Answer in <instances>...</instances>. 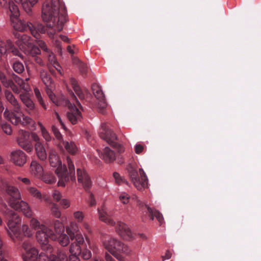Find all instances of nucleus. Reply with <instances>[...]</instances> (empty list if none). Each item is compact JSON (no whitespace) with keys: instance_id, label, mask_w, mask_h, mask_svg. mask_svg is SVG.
Listing matches in <instances>:
<instances>
[{"instance_id":"f257e3e1","label":"nucleus","mask_w":261,"mask_h":261,"mask_svg":"<svg viewBox=\"0 0 261 261\" xmlns=\"http://www.w3.org/2000/svg\"><path fill=\"white\" fill-rule=\"evenodd\" d=\"M48 159L50 166L57 168L56 173L59 178L58 183L59 186L64 187L65 186V182L68 180V174L70 175L71 180H75L74 166L69 156L66 158L69 173L67 172L66 166L62 165L59 156L56 151L53 148L49 149Z\"/></svg>"},{"instance_id":"f03ea898","label":"nucleus","mask_w":261,"mask_h":261,"mask_svg":"<svg viewBox=\"0 0 261 261\" xmlns=\"http://www.w3.org/2000/svg\"><path fill=\"white\" fill-rule=\"evenodd\" d=\"M5 118L13 124L21 125L31 127L33 129H36L35 122L30 117L24 115L19 110L15 109L11 111L6 109L4 113Z\"/></svg>"},{"instance_id":"7ed1b4c3","label":"nucleus","mask_w":261,"mask_h":261,"mask_svg":"<svg viewBox=\"0 0 261 261\" xmlns=\"http://www.w3.org/2000/svg\"><path fill=\"white\" fill-rule=\"evenodd\" d=\"M4 213L6 215L8 214L10 216L7 223V227H5L9 237L14 241L22 240V234L17 226L21 221L20 217L15 212L9 209Z\"/></svg>"},{"instance_id":"20e7f679","label":"nucleus","mask_w":261,"mask_h":261,"mask_svg":"<svg viewBox=\"0 0 261 261\" xmlns=\"http://www.w3.org/2000/svg\"><path fill=\"white\" fill-rule=\"evenodd\" d=\"M64 7L60 0H50L44 3L42 7V18L43 21H55L60 9Z\"/></svg>"},{"instance_id":"39448f33","label":"nucleus","mask_w":261,"mask_h":261,"mask_svg":"<svg viewBox=\"0 0 261 261\" xmlns=\"http://www.w3.org/2000/svg\"><path fill=\"white\" fill-rule=\"evenodd\" d=\"M36 239L40 244L42 250L51 253L53 247L48 244L49 238L56 240L57 237L54 235L53 230L47 226H42V229L36 232Z\"/></svg>"},{"instance_id":"423d86ee","label":"nucleus","mask_w":261,"mask_h":261,"mask_svg":"<svg viewBox=\"0 0 261 261\" xmlns=\"http://www.w3.org/2000/svg\"><path fill=\"white\" fill-rule=\"evenodd\" d=\"M46 22L47 29L45 30L44 27L41 24L36 25L38 33H44L46 31L48 35L50 38H54L56 34V30L61 31L65 22V17L63 15H59V13L56 17V20L54 21H44Z\"/></svg>"},{"instance_id":"0eeeda50","label":"nucleus","mask_w":261,"mask_h":261,"mask_svg":"<svg viewBox=\"0 0 261 261\" xmlns=\"http://www.w3.org/2000/svg\"><path fill=\"white\" fill-rule=\"evenodd\" d=\"M140 177L137 171L133 168L129 169V174L134 186L140 191L148 187V178L143 169H139Z\"/></svg>"},{"instance_id":"6e6552de","label":"nucleus","mask_w":261,"mask_h":261,"mask_svg":"<svg viewBox=\"0 0 261 261\" xmlns=\"http://www.w3.org/2000/svg\"><path fill=\"white\" fill-rule=\"evenodd\" d=\"M100 137L110 144L114 145L117 139L116 135L109 128L107 124L102 123L99 131Z\"/></svg>"},{"instance_id":"1a4fd4ad","label":"nucleus","mask_w":261,"mask_h":261,"mask_svg":"<svg viewBox=\"0 0 261 261\" xmlns=\"http://www.w3.org/2000/svg\"><path fill=\"white\" fill-rule=\"evenodd\" d=\"M13 28L19 31H24L27 30L28 29L30 31L32 35L35 38H38V33L37 31L36 26H34L31 23H28L27 25L24 24L23 22L19 19V17L15 20L11 21Z\"/></svg>"},{"instance_id":"9d476101","label":"nucleus","mask_w":261,"mask_h":261,"mask_svg":"<svg viewBox=\"0 0 261 261\" xmlns=\"http://www.w3.org/2000/svg\"><path fill=\"white\" fill-rule=\"evenodd\" d=\"M8 203L13 209L21 211L26 217H31L32 216L31 207L27 202L23 200L12 201L8 200Z\"/></svg>"},{"instance_id":"9b49d317","label":"nucleus","mask_w":261,"mask_h":261,"mask_svg":"<svg viewBox=\"0 0 261 261\" xmlns=\"http://www.w3.org/2000/svg\"><path fill=\"white\" fill-rule=\"evenodd\" d=\"M92 88L93 94L99 100V102L97 104V107L101 112L103 113L104 110L107 107V103L106 102L105 95L101 88L97 84H93L92 86Z\"/></svg>"},{"instance_id":"f8f14e48","label":"nucleus","mask_w":261,"mask_h":261,"mask_svg":"<svg viewBox=\"0 0 261 261\" xmlns=\"http://www.w3.org/2000/svg\"><path fill=\"white\" fill-rule=\"evenodd\" d=\"M27 155L20 149L11 152L10 160L15 165L22 167L27 162Z\"/></svg>"},{"instance_id":"ddd939ff","label":"nucleus","mask_w":261,"mask_h":261,"mask_svg":"<svg viewBox=\"0 0 261 261\" xmlns=\"http://www.w3.org/2000/svg\"><path fill=\"white\" fill-rule=\"evenodd\" d=\"M77 176L79 183H80L86 190H89L92 186V182L90 177L85 170L77 168Z\"/></svg>"},{"instance_id":"4468645a","label":"nucleus","mask_w":261,"mask_h":261,"mask_svg":"<svg viewBox=\"0 0 261 261\" xmlns=\"http://www.w3.org/2000/svg\"><path fill=\"white\" fill-rule=\"evenodd\" d=\"M121 242L116 239L111 238L105 240L103 243V246L106 250H107L113 256H117V251L118 250L119 245Z\"/></svg>"},{"instance_id":"2eb2a0df","label":"nucleus","mask_w":261,"mask_h":261,"mask_svg":"<svg viewBox=\"0 0 261 261\" xmlns=\"http://www.w3.org/2000/svg\"><path fill=\"white\" fill-rule=\"evenodd\" d=\"M116 231L123 239L130 240L133 238V234L129 227L124 223L118 222L116 224Z\"/></svg>"},{"instance_id":"dca6fc26","label":"nucleus","mask_w":261,"mask_h":261,"mask_svg":"<svg viewBox=\"0 0 261 261\" xmlns=\"http://www.w3.org/2000/svg\"><path fill=\"white\" fill-rule=\"evenodd\" d=\"M68 107L69 112L67 113L68 118L72 124H76L82 119L81 113L74 104L70 103Z\"/></svg>"},{"instance_id":"f3484780","label":"nucleus","mask_w":261,"mask_h":261,"mask_svg":"<svg viewBox=\"0 0 261 261\" xmlns=\"http://www.w3.org/2000/svg\"><path fill=\"white\" fill-rule=\"evenodd\" d=\"M7 5L6 6H2L1 4L0 5L4 8H9L10 12V20H15L16 18L19 17L20 13L18 8L12 1L10 0H6Z\"/></svg>"},{"instance_id":"a211bd4d","label":"nucleus","mask_w":261,"mask_h":261,"mask_svg":"<svg viewBox=\"0 0 261 261\" xmlns=\"http://www.w3.org/2000/svg\"><path fill=\"white\" fill-rule=\"evenodd\" d=\"M44 170L42 166L36 160L32 161L30 166V173L37 178H41L43 174Z\"/></svg>"},{"instance_id":"6ab92c4d","label":"nucleus","mask_w":261,"mask_h":261,"mask_svg":"<svg viewBox=\"0 0 261 261\" xmlns=\"http://www.w3.org/2000/svg\"><path fill=\"white\" fill-rule=\"evenodd\" d=\"M118 250L117 251V256H115V257L119 261H124L125 257L130 254L132 250L129 247L121 242L119 245Z\"/></svg>"},{"instance_id":"aec40b11","label":"nucleus","mask_w":261,"mask_h":261,"mask_svg":"<svg viewBox=\"0 0 261 261\" xmlns=\"http://www.w3.org/2000/svg\"><path fill=\"white\" fill-rule=\"evenodd\" d=\"M99 156L107 163H112L116 159L115 152L108 147L103 149L99 154Z\"/></svg>"},{"instance_id":"412c9836","label":"nucleus","mask_w":261,"mask_h":261,"mask_svg":"<svg viewBox=\"0 0 261 261\" xmlns=\"http://www.w3.org/2000/svg\"><path fill=\"white\" fill-rule=\"evenodd\" d=\"M58 146L61 150H63L64 148L68 152L72 154L76 153L78 151L76 145L72 141H62V143L58 144Z\"/></svg>"},{"instance_id":"4be33fe9","label":"nucleus","mask_w":261,"mask_h":261,"mask_svg":"<svg viewBox=\"0 0 261 261\" xmlns=\"http://www.w3.org/2000/svg\"><path fill=\"white\" fill-rule=\"evenodd\" d=\"M35 152L37 158L41 161H45L47 158V152L44 145L42 143H36Z\"/></svg>"},{"instance_id":"5701e85b","label":"nucleus","mask_w":261,"mask_h":261,"mask_svg":"<svg viewBox=\"0 0 261 261\" xmlns=\"http://www.w3.org/2000/svg\"><path fill=\"white\" fill-rule=\"evenodd\" d=\"M6 191L7 194L11 197V198L9 200H11L12 201L14 200L19 201L18 200L21 198L19 190L14 187H7Z\"/></svg>"},{"instance_id":"b1692460","label":"nucleus","mask_w":261,"mask_h":261,"mask_svg":"<svg viewBox=\"0 0 261 261\" xmlns=\"http://www.w3.org/2000/svg\"><path fill=\"white\" fill-rule=\"evenodd\" d=\"M98 212L99 218L101 221L110 225H114L115 224V222L108 216L107 212L103 207H102L101 209H98Z\"/></svg>"},{"instance_id":"393cba45","label":"nucleus","mask_w":261,"mask_h":261,"mask_svg":"<svg viewBox=\"0 0 261 261\" xmlns=\"http://www.w3.org/2000/svg\"><path fill=\"white\" fill-rule=\"evenodd\" d=\"M145 206L147 209L152 220H153L154 218L155 217L160 224L164 223V218L162 214L146 204L145 205Z\"/></svg>"},{"instance_id":"a878e982","label":"nucleus","mask_w":261,"mask_h":261,"mask_svg":"<svg viewBox=\"0 0 261 261\" xmlns=\"http://www.w3.org/2000/svg\"><path fill=\"white\" fill-rule=\"evenodd\" d=\"M27 190L30 195L39 201H42L43 198L44 197L41 192L35 187H28Z\"/></svg>"},{"instance_id":"bb28decb","label":"nucleus","mask_w":261,"mask_h":261,"mask_svg":"<svg viewBox=\"0 0 261 261\" xmlns=\"http://www.w3.org/2000/svg\"><path fill=\"white\" fill-rule=\"evenodd\" d=\"M40 77L46 87H53L52 79L46 71L44 69L41 70L40 71Z\"/></svg>"},{"instance_id":"cd10ccee","label":"nucleus","mask_w":261,"mask_h":261,"mask_svg":"<svg viewBox=\"0 0 261 261\" xmlns=\"http://www.w3.org/2000/svg\"><path fill=\"white\" fill-rule=\"evenodd\" d=\"M20 98L23 103L27 108L28 111L33 110L35 108V104L31 98L26 94H21L20 95Z\"/></svg>"},{"instance_id":"c85d7f7f","label":"nucleus","mask_w":261,"mask_h":261,"mask_svg":"<svg viewBox=\"0 0 261 261\" xmlns=\"http://www.w3.org/2000/svg\"><path fill=\"white\" fill-rule=\"evenodd\" d=\"M5 95L6 99L13 106L15 109L19 110L20 109V106L17 100L10 91L6 90Z\"/></svg>"},{"instance_id":"c756f323","label":"nucleus","mask_w":261,"mask_h":261,"mask_svg":"<svg viewBox=\"0 0 261 261\" xmlns=\"http://www.w3.org/2000/svg\"><path fill=\"white\" fill-rule=\"evenodd\" d=\"M66 232L70 236L71 239H72V237H74L75 233L80 232V227L79 225L74 222H71L70 225L66 228Z\"/></svg>"},{"instance_id":"7c9ffc66","label":"nucleus","mask_w":261,"mask_h":261,"mask_svg":"<svg viewBox=\"0 0 261 261\" xmlns=\"http://www.w3.org/2000/svg\"><path fill=\"white\" fill-rule=\"evenodd\" d=\"M55 236L57 237L55 241L57 240L59 244L62 246H66L69 244V237L68 235L64 233V232Z\"/></svg>"},{"instance_id":"2f4dec72","label":"nucleus","mask_w":261,"mask_h":261,"mask_svg":"<svg viewBox=\"0 0 261 261\" xmlns=\"http://www.w3.org/2000/svg\"><path fill=\"white\" fill-rule=\"evenodd\" d=\"M11 41L10 40H4L0 38V54L4 55L9 50V47L11 45Z\"/></svg>"},{"instance_id":"473e14b6","label":"nucleus","mask_w":261,"mask_h":261,"mask_svg":"<svg viewBox=\"0 0 261 261\" xmlns=\"http://www.w3.org/2000/svg\"><path fill=\"white\" fill-rule=\"evenodd\" d=\"M22 50L25 52L26 54L31 55L33 57H35L36 55L40 54V50L38 47L35 46H33L32 44L30 47L26 48L22 46Z\"/></svg>"},{"instance_id":"72a5a7b5","label":"nucleus","mask_w":261,"mask_h":261,"mask_svg":"<svg viewBox=\"0 0 261 261\" xmlns=\"http://www.w3.org/2000/svg\"><path fill=\"white\" fill-rule=\"evenodd\" d=\"M19 42L20 43L19 45L21 49L22 46L25 47L26 48L30 47L32 44L30 37L24 34L21 36L20 39L19 40Z\"/></svg>"},{"instance_id":"f704fd0d","label":"nucleus","mask_w":261,"mask_h":261,"mask_svg":"<svg viewBox=\"0 0 261 261\" xmlns=\"http://www.w3.org/2000/svg\"><path fill=\"white\" fill-rule=\"evenodd\" d=\"M17 143L19 146L27 152H31L32 151V146L28 141H24L23 139H20L17 140Z\"/></svg>"},{"instance_id":"c9c22d12","label":"nucleus","mask_w":261,"mask_h":261,"mask_svg":"<svg viewBox=\"0 0 261 261\" xmlns=\"http://www.w3.org/2000/svg\"><path fill=\"white\" fill-rule=\"evenodd\" d=\"M38 124L40 127L41 135L43 138L47 142L51 141V137L49 132L46 129V128L43 126L42 123L41 122H38Z\"/></svg>"},{"instance_id":"e433bc0d","label":"nucleus","mask_w":261,"mask_h":261,"mask_svg":"<svg viewBox=\"0 0 261 261\" xmlns=\"http://www.w3.org/2000/svg\"><path fill=\"white\" fill-rule=\"evenodd\" d=\"M54 228L56 234L58 235L60 233H63L65 231V227L63 223L59 220H56L54 223Z\"/></svg>"},{"instance_id":"4c0bfd02","label":"nucleus","mask_w":261,"mask_h":261,"mask_svg":"<svg viewBox=\"0 0 261 261\" xmlns=\"http://www.w3.org/2000/svg\"><path fill=\"white\" fill-rule=\"evenodd\" d=\"M41 178H42V180L46 184H51L55 183L56 181V177L51 173L43 174Z\"/></svg>"},{"instance_id":"58836bf2","label":"nucleus","mask_w":261,"mask_h":261,"mask_svg":"<svg viewBox=\"0 0 261 261\" xmlns=\"http://www.w3.org/2000/svg\"><path fill=\"white\" fill-rule=\"evenodd\" d=\"M16 1V2L18 3H19L20 4H21L24 10L28 13V14H30L31 13V11H32V7H33L38 1V0H29V2L28 0H26V3L27 4V6L28 7V8L29 9V11H28L27 10V9H25V8L24 7L23 5V3L21 2H19L18 1H17V0H15Z\"/></svg>"},{"instance_id":"ea45409f","label":"nucleus","mask_w":261,"mask_h":261,"mask_svg":"<svg viewBox=\"0 0 261 261\" xmlns=\"http://www.w3.org/2000/svg\"><path fill=\"white\" fill-rule=\"evenodd\" d=\"M69 251L71 254H80L82 253V248L74 242L71 244Z\"/></svg>"},{"instance_id":"a19ab883","label":"nucleus","mask_w":261,"mask_h":261,"mask_svg":"<svg viewBox=\"0 0 261 261\" xmlns=\"http://www.w3.org/2000/svg\"><path fill=\"white\" fill-rule=\"evenodd\" d=\"M50 212L51 215L56 218H60L61 216V213L59 210V207L56 203H52V205L50 208Z\"/></svg>"},{"instance_id":"79ce46f5","label":"nucleus","mask_w":261,"mask_h":261,"mask_svg":"<svg viewBox=\"0 0 261 261\" xmlns=\"http://www.w3.org/2000/svg\"><path fill=\"white\" fill-rule=\"evenodd\" d=\"M31 227L35 230H40L42 229V226H46L43 224H40V222L36 218H32L30 221Z\"/></svg>"},{"instance_id":"37998d69","label":"nucleus","mask_w":261,"mask_h":261,"mask_svg":"<svg viewBox=\"0 0 261 261\" xmlns=\"http://www.w3.org/2000/svg\"><path fill=\"white\" fill-rule=\"evenodd\" d=\"M34 91L35 95L38 101L40 103V104L42 106V107L44 109H47L46 106L43 101V98L42 97V96H41V93H40L39 90L37 88H34Z\"/></svg>"},{"instance_id":"c03bdc74","label":"nucleus","mask_w":261,"mask_h":261,"mask_svg":"<svg viewBox=\"0 0 261 261\" xmlns=\"http://www.w3.org/2000/svg\"><path fill=\"white\" fill-rule=\"evenodd\" d=\"M113 175L115 180L117 184L121 185L124 183H125L126 184H127V182L125 180L123 176L120 175V174L116 172H114Z\"/></svg>"},{"instance_id":"a18cd8bd","label":"nucleus","mask_w":261,"mask_h":261,"mask_svg":"<svg viewBox=\"0 0 261 261\" xmlns=\"http://www.w3.org/2000/svg\"><path fill=\"white\" fill-rule=\"evenodd\" d=\"M13 68L18 73H20L24 70L23 65L20 62H14L13 65Z\"/></svg>"},{"instance_id":"49530a36","label":"nucleus","mask_w":261,"mask_h":261,"mask_svg":"<svg viewBox=\"0 0 261 261\" xmlns=\"http://www.w3.org/2000/svg\"><path fill=\"white\" fill-rule=\"evenodd\" d=\"M73 217L78 222L81 223L83 222L85 216L84 213L81 211H77L73 213Z\"/></svg>"},{"instance_id":"de8ad7c7","label":"nucleus","mask_w":261,"mask_h":261,"mask_svg":"<svg viewBox=\"0 0 261 261\" xmlns=\"http://www.w3.org/2000/svg\"><path fill=\"white\" fill-rule=\"evenodd\" d=\"M21 230L23 235L28 238H30L33 236V232L31 229H29L28 226L25 224H23L21 226Z\"/></svg>"},{"instance_id":"09e8293b","label":"nucleus","mask_w":261,"mask_h":261,"mask_svg":"<svg viewBox=\"0 0 261 261\" xmlns=\"http://www.w3.org/2000/svg\"><path fill=\"white\" fill-rule=\"evenodd\" d=\"M52 130H53L56 139L58 140V143H62V141H64L61 133L59 132V130L58 129V128L56 126H52Z\"/></svg>"},{"instance_id":"8fccbe9b","label":"nucleus","mask_w":261,"mask_h":261,"mask_svg":"<svg viewBox=\"0 0 261 261\" xmlns=\"http://www.w3.org/2000/svg\"><path fill=\"white\" fill-rule=\"evenodd\" d=\"M73 238H75V240L74 243L80 247H81V245H83L85 242L84 238L81 233H77L76 235H74V237H72V240H73Z\"/></svg>"},{"instance_id":"3c124183","label":"nucleus","mask_w":261,"mask_h":261,"mask_svg":"<svg viewBox=\"0 0 261 261\" xmlns=\"http://www.w3.org/2000/svg\"><path fill=\"white\" fill-rule=\"evenodd\" d=\"M119 198L122 203L127 204L129 201L130 197L126 193L122 192L119 194Z\"/></svg>"},{"instance_id":"603ef678","label":"nucleus","mask_w":261,"mask_h":261,"mask_svg":"<svg viewBox=\"0 0 261 261\" xmlns=\"http://www.w3.org/2000/svg\"><path fill=\"white\" fill-rule=\"evenodd\" d=\"M0 125H1L2 128L4 132L7 134L10 135L12 133V129L10 125L6 123H0Z\"/></svg>"},{"instance_id":"864d4df0","label":"nucleus","mask_w":261,"mask_h":261,"mask_svg":"<svg viewBox=\"0 0 261 261\" xmlns=\"http://www.w3.org/2000/svg\"><path fill=\"white\" fill-rule=\"evenodd\" d=\"M46 56H47L48 61L51 65L54 64H56L57 63L56 57L54 54L51 51L49 50L46 53Z\"/></svg>"},{"instance_id":"5fc2aeb1","label":"nucleus","mask_w":261,"mask_h":261,"mask_svg":"<svg viewBox=\"0 0 261 261\" xmlns=\"http://www.w3.org/2000/svg\"><path fill=\"white\" fill-rule=\"evenodd\" d=\"M55 259L56 261H67L68 257L66 254L62 252H60L58 253V256L56 257L55 255Z\"/></svg>"},{"instance_id":"6e6d98bb","label":"nucleus","mask_w":261,"mask_h":261,"mask_svg":"<svg viewBox=\"0 0 261 261\" xmlns=\"http://www.w3.org/2000/svg\"><path fill=\"white\" fill-rule=\"evenodd\" d=\"M36 39V41H37L38 45L46 53L49 50L47 47L46 43L42 40H39V34H38V38Z\"/></svg>"},{"instance_id":"4d7b16f0","label":"nucleus","mask_w":261,"mask_h":261,"mask_svg":"<svg viewBox=\"0 0 261 261\" xmlns=\"http://www.w3.org/2000/svg\"><path fill=\"white\" fill-rule=\"evenodd\" d=\"M60 205L63 208L66 209L70 207V201L67 199L62 198L60 201Z\"/></svg>"},{"instance_id":"13d9d810","label":"nucleus","mask_w":261,"mask_h":261,"mask_svg":"<svg viewBox=\"0 0 261 261\" xmlns=\"http://www.w3.org/2000/svg\"><path fill=\"white\" fill-rule=\"evenodd\" d=\"M29 138V133L28 132L21 130L19 131V136L17 139V141L19 139H24V141H28V139Z\"/></svg>"},{"instance_id":"bf43d9fd","label":"nucleus","mask_w":261,"mask_h":261,"mask_svg":"<svg viewBox=\"0 0 261 261\" xmlns=\"http://www.w3.org/2000/svg\"><path fill=\"white\" fill-rule=\"evenodd\" d=\"M9 51L11 52L14 55L17 56L19 57H22V55L20 53L19 50H18L17 48H15L13 45L12 44V42L11 43V45L9 47Z\"/></svg>"},{"instance_id":"052dcab7","label":"nucleus","mask_w":261,"mask_h":261,"mask_svg":"<svg viewBox=\"0 0 261 261\" xmlns=\"http://www.w3.org/2000/svg\"><path fill=\"white\" fill-rule=\"evenodd\" d=\"M9 51L11 52L14 55L17 56L19 57H22V55L20 53L19 50H18L17 48H15L13 45L12 44V42L11 43V45L9 47Z\"/></svg>"},{"instance_id":"680f3d73","label":"nucleus","mask_w":261,"mask_h":261,"mask_svg":"<svg viewBox=\"0 0 261 261\" xmlns=\"http://www.w3.org/2000/svg\"><path fill=\"white\" fill-rule=\"evenodd\" d=\"M52 196L54 200L59 202L62 199V195L58 190H54L52 193Z\"/></svg>"},{"instance_id":"e2e57ef3","label":"nucleus","mask_w":261,"mask_h":261,"mask_svg":"<svg viewBox=\"0 0 261 261\" xmlns=\"http://www.w3.org/2000/svg\"><path fill=\"white\" fill-rule=\"evenodd\" d=\"M73 63L74 64H79V67H80V70L81 72H85L86 71V69L87 68V66L84 64L82 63L79 59H73Z\"/></svg>"},{"instance_id":"0e129e2a","label":"nucleus","mask_w":261,"mask_h":261,"mask_svg":"<svg viewBox=\"0 0 261 261\" xmlns=\"http://www.w3.org/2000/svg\"><path fill=\"white\" fill-rule=\"evenodd\" d=\"M1 83L3 84V86L7 88H10L11 87H12V86L14 84V82L12 80L8 79L6 77L4 81H2Z\"/></svg>"},{"instance_id":"69168bd1","label":"nucleus","mask_w":261,"mask_h":261,"mask_svg":"<svg viewBox=\"0 0 261 261\" xmlns=\"http://www.w3.org/2000/svg\"><path fill=\"white\" fill-rule=\"evenodd\" d=\"M82 256L84 259H88L92 256V253L90 250L85 249L82 252Z\"/></svg>"},{"instance_id":"338daca9","label":"nucleus","mask_w":261,"mask_h":261,"mask_svg":"<svg viewBox=\"0 0 261 261\" xmlns=\"http://www.w3.org/2000/svg\"><path fill=\"white\" fill-rule=\"evenodd\" d=\"M41 261H56L55 256L51 253L48 256H42Z\"/></svg>"},{"instance_id":"774afa93","label":"nucleus","mask_w":261,"mask_h":261,"mask_svg":"<svg viewBox=\"0 0 261 261\" xmlns=\"http://www.w3.org/2000/svg\"><path fill=\"white\" fill-rule=\"evenodd\" d=\"M74 90L76 94L79 97L80 99H84V98H85V94L81 90L80 87H79V88H78L77 89H75V90Z\"/></svg>"}]
</instances>
